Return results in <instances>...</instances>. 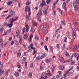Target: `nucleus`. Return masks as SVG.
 Returning a JSON list of instances; mask_svg holds the SVG:
<instances>
[{
	"label": "nucleus",
	"instance_id": "nucleus-54",
	"mask_svg": "<svg viewBox=\"0 0 79 79\" xmlns=\"http://www.w3.org/2000/svg\"><path fill=\"white\" fill-rule=\"evenodd\" d=\"M6 34H7V31H6V32H5L4 33V34L3 35H6Z\"/></svg>",
	"mask_w": 79,
	"mask_h": 79
},
{
	"label": "nucleus",
	"instance_id": "nucleus-13",
	"mask_svg": "<svg viewBox=\"0 0 79 79\" xmlns=\"http://www.w3.org/2000/svg\"><path fill=\"white\" fill-rule=\"evenodd\" d=\"M21 54V52L19 51L18 52L17 54V56H18H18H19V57H20Z\"/></svg>",
	"mask_w": 79,
	"mask_h": 79
},
{
	"label": "nucleus",
	"instance_id": "nucleus-16",
	"mask_svg": "<svg viewBox=\"0 0 79 79\" xmlns=\"http://www.w3.org/2000/svg\"><path fill=\"white\" fill-rule=\"evenodd\" d=\"M12 3H13V2L12 1H9L7 3V4L8 5H11Z\"/></svg>",
	"mask_w": 79,
	"mask_h": 79
},
{
	"label": "nucleus",
	"instance_id": "nucleus-36",
	"mask_svg": "<svg viewBox=\"0 0 79 79\" xmlns=\"http://www.w3.org/2000/svg\"><path fill=\"white\" fill-rule=\"evenodd\" d=\"M59 45H60V44H57L56 46V47H57L58 48H60V47Z\"/></svg>",
	"mask_w": 79,
	"mask_h": 79
},
{
	"label": "nucleus",
	"instance_id": "nucleus-33",
	"mask_svg": "<svg viewBox=\"0 0 79 79\" xmlns=\"http://www.w3.org/2000/svg\"><path fill=\"white\" fill-rule=\"evenodd\" d=\"M60 59L61 61H63V60H64V58L62 57H60Z\"/></svg>",
	"mask_w": 79,
	"mask_h": 79
},
{
	"label": "nucleus",
	"instance_id": "nucleus-2",
	"mask_svg": "<svg viewBox=\"0 0 79 79\" xmlns=\"http://www.w3.org/2000/svg\"><path fill=\"white\" fill-rule=\"evenodd\" d=\"M10 13H11V15H9L8 16V18H10V17H11V16H13V17L15 16V12H14V10H13L12 9H10Z\"/></svg>",
	"mask_w": 79,
	"mask_h": 79
},
{
	"label": "nucleus",
	"instance_id": "nucleus-23",
	"mask_svg": "<svg viewBox=\"0 0 79 79\" xmlns=\"http://www.w3.org/2000/svg\"><path fill=\"white\" fill-rule=\"evenodd\" d=\"M50 1H51V0H48L47 1L46 3L48 4H48L50 3Z\"/></svg>",
	"mask_w": 79,
	"mask_h": 79
},
{
	"label": "nucleus",
	"instance_id": "nucleus-60",
	"mask_svg": "<svg viewBox=\"0 0 79 79\" xmlns=\"http://www.w3.org/2000/svg\"><path fill=\"white\" fill-rule=\"evenodd\" d=\"M23 61H25V60H26V58L25 57H23Z\"/></svg>",
	"mask_w": 79,
	"mask_h": 79
},
{
	"label": "nucleus",
	"instance_id": "nucleus-10",
	"mask_svg": "<svg viewBox=\"0 0 79 79\" xmlns=\"http://www.w3.org/2000/svg\"><path fill=\"white\" fill-rule=\"evenodd\" d=\"M60 69H61V70H63L64 69V67L63 65H60Z\"/></svg>",
	"mask_w": 79,
	"mask_h": 79
},
{
	"label": "nucleus",
	"instance_id": "nucleus-55",
	"mask_svg": "<svg viewBox=\"0 0 79 79\" xmlns=\"http://www.w3.org/2000/svg\"><path fill=\"white\" fill-rule=\"evenodd\" d=\"M27 62H26L25 63V66H26V67H27Z\"/></svg>",
	"mask_w": 79,
	"mask_h": 79
},
{
	"label": "nucleus",
	"instance_id": "nucleus-21",
	"mask_svg": "<svg viewBox=\"0 0 79 79\" xmlns=\"http://www.w3.org/2000/svg\"><path fill=\"white\" fill-rule=\"evenodd\" d=\"M66 6V2H64L62 5V8H64Z\"/></svg>",
	"mask_w": 79,
	"mask_h": 79
},
{
	"label": "nucleus",
	"instance_id": "nucleus-19",
	"mask_svg": "<svg viewBox=\"0 0 79 79\" xmlns=\"http://www.w3.org/2000/svg\"><path fill=\"white\" fill-rule=\"evenodd\" d=\"M46 56H47V55H46L45 54H43L41 56V58H44V57H45Z\"/></svg>",
	"mask_w": 79,
	"mask_h": 79
},
{
	"label": "nucleus",
	"instance_id": "nucleus-12",
	"mask_svg": "<svg viewBox=\"0 0 79 79\" xmlns=\"http://www.w3.org/2000/svg\"><path fill=\"white\" fill-rule=\"evenodd\" d=\"M15 76H16V77H18V76H19V73L18 72H16L15 74H14Z\"/></svg>",
	"mask_w": 79,
	"mask_h": 79
},
{
	"label": "nucleus",
	"instance_id": "nucleus-58",
	"mask_svg": "<svg viewBox=\"0 0 79 79\" xmlns=\"http://www.w3.org/2000/svg\"><path fill=\"white\" fill-rule=\"evenodd\" d=\"M50 51H52V50H53V48L52 46L50 47Z\"/></svg>",
	"mask_w": 79,
	"mask_h": 79
},
{
	"label": "nucleus",
	"instance_id": "nucleus-43",
	"mask_svg": "<svg viewBox=\"0 0 79 79\" xmlns=\"http://www.w3.org/2000/svg\"><path fill=\"white\" fill-rule=\"evenodd\" d=\"M69 61H70V60H66V61H64L63 62V63H68V62H69Z\"/></svg>",
	"mask_w": 79,
	"mask_h": 79
},
{
	"label": "nucleus",
	"instance_id": "nucleus-29",
	"mask_svg": "<svg viewBox=\"0 0 79 79\" xmlns=\"http://www.w3.org/2000/svg\"><path fill=\"white\" fill-rule=\"evenodd\" d=\"M61 77V75L59 74V75H57L56 76V77L57 79H58V78H59V77Z\"/></svg>",
	"mask_w": 79,
	"mask_h": 79
},
{
	"label": "nucleus",
	"instance_id": "nucleus-18",
	"mask_svg": "<svg viewBox=\"0 0 79 79\" xmlns=\"http://www.w3.org/2000/svg\"><path fill=\"white\" fill-rule=\"evenodd\" d=\"M33 37V35H31L30 36V40H29V42H31L32 40V38Z\"/></svg>",
	"mask_w": 79,
	"mask_h": 79
},
{
	"label": "nucleus",
	"instance_id": "nucleus-27",
	"mask_svg": "<svg viewBox=\"0 0 79 79\" xmlns=\"http://www.w3.org/2000/svg\"><path fill=\"white\" fill-rule=\"evenodd\" d=\"M44 14L45 15H47V10H45L43 11Z\"/></svg>",
	"mask_w": 79,
	"mask_h": 79
},
{
	"label": "nucleus",
	"instance_id": "nucleus-11",
	"mask_svg": "<svg viewBox=\"0 0 79 79\" xmlns=\"http://www.w3.org/2000/svg\"><path fill=\"white\" fill-rule=\"evenodd\" d=\"M29 29V26L28 25H26V30L25 31L26 32H28V31H29L28 30Z\"/></svg>",
	"mask_w": 79,
	"mask_h": 79
},
{
	"label": "nucleus",
	"instance_id": "nucleus-26",
	"mask_svg": "<svg viewBox=\"0 0 79 79\" xmlns=\"http://www.w3.org/2000/svg\"><path fill=\"white\" fill-rule=\"evenodd\" d=\"M73 37H75L76 35V32H73Z\"/></svg>",
	"mask_w": 79,
	"mask_h": 79
},
{
	"label": "nucleus",
	"instance_id": "nucleus-31",
	"mask_svg": "<svg viewBox=\"0 0 79 79\" xmlns=\"http://www.w3.org/2000/svg\"><path fill=\"white\" fill-rule=\"evenodd\" d=\"M16 33L17 35H19V34H20V31H17Z\"/></svg>",
	"mask_w": 79,
	"mask_h": 79
},
{
	"label": "nucleus",
	"instance_id": "nucleus-62",
	"mask_svg": "<svg viewBox=\"0 0 79 79\" xmlns=\"http://www.w3.org/2000/svg\"><path fill=\"white\" fill-rule=\"evenodd\" d=\"M79 54L78 55V56L77 58V60H78V59H79Z\"/></svg>",
	"mask_w": 79,
	"mask_h": 79
},
{
	"label": "nucleus",
	"instance_id": "nucleus-17",
	"mask_svg": "<svg viewBox=\"0 0 79 79\" xmlns=\"http://www.w3.org/2000/svg\"><path fill=\"white\" fill-rule=\"evenodd\" d=\"M42 3L44 5H45V6L47 5V3H45V1L44 0H42Z\"/></svg>",
	"mask_w": 79,
	"mask_h": 79
},
{
	"label": "nucleus",
	"instance_id": "nucleus-20",
	"mask_svg": "<svg viewBox=\"0 0 79 79\" xmlns=\"http://www.w3.org/2000/svg\"><path fill=\"white\" fill-rule=\"evenodd\" d=\"M32 73H31V72H30L29 73V75H28V76L29 77H32Z\"/></svg>",
	"mask_w": 79,
	"mask_h": 79
},
{
	"label": "nucleus",
	"instance_id": "nucleus-32",
	"mask_svg": "<svg viewBox=\"0 0 79 79\" xmlns=\"http://www.w3.org/2000/svg\"><path fill=\"white\" fill-rule=\"evenodd\" d=\"M57 3H58L57 2H54L53 4V6H55V5H56Z\"/></svg>",
	"mask_w": 79,
	"mask_h": 79
},
{
	"label": "nucleus",
	"instance_id": "nucleus-45",
	"mask_svg": "<svg viewBox=\"0 0 79 79\" xmlns=\"http://www.w3.org/2000/svg\"><path fill=\"white\" fill-rule=\"evenodd\" d=\"M59 11L60 13L62 14V12H63V10H61V9H59Z\"/></svg>",
	"mask_w": 79,
	"mask_h": 79
},
{
	"label": "nucleus",
	"instance_id": "nucleus-28",
	"mask_svg": "<svg viewBox=\"0 0 79 79\" xmlns=\"http://www.w3.org/2000/svg\"><path fill=\"white\" fill-rule=\"evenodd\" d=\"M50 60H49V59L46 60V63H49V62H50Z\"/></svg>",
	"mask_w": 79,
	"mask_h": 79
},
{
	"label": "nucleus",
	"instance_id": "nucleus-50",
	"mask_svg": "<svg viewBox=\"0 0 79 79\" xmlns=\"http://www.w3.org/2000/svg\"><path fill=\"white\" fill-rule=\"evenodd\" d=\"M60 28H58L57 30H56L55 31V33H56V32H57L58 31H59V30H60Z\"/></svg>",
	"mask_w": 79,
	"mask_h": 79
},
{
	"label": "nucleus",
	"instance_id": "nucleus-5",
	"mask_svg": "<svg viewBox=\"0 0 79 79\" xmlns=\"http://www.w3.org/2000/svg\"><path fill=\"white\" fill-rule=\"evenodd\" d=\"M19 42L20 44H22L23 42V38H22V36H19Z\"/></svg>",
	"mask_w": 79,
	"mask_h": 79
},
{
	"label": "nucleus",
	"instance_id": "nucleus-59",
	"mask_svg": "<svg viewBox=\"0 0 79 79\" xmlns=\"http://www.w3.org/2000/svg\"><path fill=\"white\" fill-rule=\"evenodd\" d=\"M30 46L31 48L32 47H33V44H31Z\"/></svg>",
	"mask_w": 79,
	"mask_h": 79
},
{
	"label": "nucleus",
	"instance_id": "nucleus-52",
	"mask_svg": "<svg viewBox=\"0 0 79 79\" xmlns=\"http://www.w3.org/2000/svg\"><path fill=\"white\" fill-rule=\"evenodd\" d=\"M40 5L42 7H43V6H44V5H45L43 4H42V3H41L40 4Z\"/></svg>",
	"mask_w": 79,
	"mask_h": 79
},
{
	"label": "nucleus",
	"instance_id": "nucleus-63",
	"mask_svg": "<svg viewBox=\"0 0 79 79\" xmlns=\"http://www.w3.org/2000/svg\"><path fill=\"white\" fill-rule=\"evenodd\" d=\"M2 39L0 38V43H2Z\"/></svg>",
	"mask_w": 79,
	"mask_h": 79
},
{
	"label": "nucleus",
	"instance_id": "nucleus-47",
	"mask_svg": "<svg viewBox=\"0 0 79 79\" xmlns=\"http://www.w3.org/2000/svg\"><path fill=\"white\" fill-rule=\"evenodd\" d=\"M63 8H64V10H65V11H67V8L65 6L64 7H63Z\"/></svg>",
	"mask_w": 79,
	"mask_h": 79
},
{
	"label": "nucleus",
	"instance_id": "nucleus-40",
	"mask_svg": "<svg viewBox=\"0 0 79 79\" xmlns=\"http://www.w3.org/2000/svg\"><path fill=\"white\" fill-rule=\"evenodd\" d=\"M35 53H36V51H35V50L33 51V53L32 55H34V54H35Z\"/></svg>",
	"mask_w": 79,
	"mask_h": 79
},
{
	"label": "nucleus",
	"instance_id": "nucleus-41",
	"mask_svg": "<svg viewBox=\"0 0 79 79\" xmlns=\"http://www.w3.org/2000/svg\"><path fill=\"white\" fill-rule=\"evenodd\" d=\"M74 63H75V61L74 62V61H72L71 62V64L72 65H73L74 64Z\"/></svg>",
	"mask_w": 79,
	"mask_h": 79
},
{
	"label": "nucleus",
	"instance_id": "nucleus-46",
	"mask_svg": "<svg viewBox=\"0 0 79 79\" xmlns=\"http://www.w3.org/2000/svg\"><path fill=\"white\" fill-rule=\"evenodd\" d=\"M38 20L39 22H40L41 21V19L40 18H38Z\"/></svg>",
	"mask_w": 79,
	"mask_h": 79
},
{
	"label": "nucleus",
	"instance_id": "nucleus-8",
	"mask_svg": "<svg viewBox=\"0 0 79 79\" xmlns=\"http://www.w3.org/2000/svg\"><path fill=\"white\" fill-rule=\"evenodd\" d=\"M28 36H29V35H27V34L26 33L24 35L23 38L24 39H27V37H28Z\"/></svg>",
	"mask_w": 79,
	"mask_h": 79
},
{
	"label": "nucleus",
	"instance_id": "nucleus-37",
	"mask_svg": "<svg viewBox=\"0 0 79 79\" xmlns=\"http://www.w3.org/2000/svg\"><path fill=\"white\" fill-rule=\"evenodd\" d=\"M28 7L27 6L26 7V8L25 9V11H27V9H28Z\"/></svg>",
	"mask_w": 79,
	"mask_h": 79
},
{
	"label": "nucleus",
	"instance_id": "nucleus-39",
	"mask_svg": "<svg viewBox=\"0 0 79 79\" xmlns=\"http://www.w3.org/2000/svg\"><path fill=\"white\" fill-rule=\"evenodd\" d=\"M72 30L73 31V32H76V30H75L74 28H72Z\"/></svg>",
	"mask_w": 79,
	"mask_h": 79
},
{
	"label": "nucleus",
	"instance_id": "nucleus-38",
	"mask_svg": "<svg viewBox=\"0 0 79 79\" xmlns=\"http://www.w3.org/2000/svg\"><path fill=\"white\" fill-rule=\"evenodd\" d=\"M78 54L77 53H75L74 54V55L75 56H77Z\"/></svg>",
	"mask_w": 79,
	"mask_h": 79
},
{
	"label": "nucleus",
	"instance_id": "nucleus-24",
	"mask_svg": "<svg viewBox=\"0 0 79 79\" xmlns=\"http://www.w3.org/2000/svg\"><path fill=\"white\" fill-rule=\"evenodd\" d=\"M44 48L47 51H48V48H47V46H44Z\"/></svg>",
	"mask_w": 79,
	"mask_h": 79
},
{
	"label": "nucleus",
	"instance_id": "nucleus-4",
	"mask_svg": "<svg viewBox=\"0 0 79 79\" xmlns=\"http://www.w3.org/2000/svg\"><path fill=\"white\" fill-rule=\"evenodd\" d=\"M42 15V11L41 10H39V12L37 14V16L38 18H39Z\"/></svg>",
	"mask_w": 79,
	"mask_h": 79
},
{
	"label": "nucleus",
	"instance_id": "nucleus-42",
	"mask_svg": "<svg viewBox=\"0 0 79 79\" xmlns=\"http://www.w3.org/2000/svg\"><path fill=\"white\" fill-rule=\"evenodd\" d=\"M67 54H65V56H69V53H68V52H66Z\"/></svg>",
	"mask_w": 79,
	"mask_h": 79
},
{
	"label": "nucleus",
	"instance_id": "nucleus-51",
	"mask_svg": "<svg viewBox=\"0 0 79 79\" xmlns=\"http://www.w3.org/2000/svg\"><path fill=\"white\" fill-rule=\"evenodd\" d=\"M61 24H62L63 25H64L65 24H64V23L63 22V21H62L61 22Z\"/></svg>",
	"mask_w": 79,
	"mask_h": 79
},
{
	"label": "nucleus",
	"instance_id": "nucleus-48",
	"mask_svg": "<svg viewBox=\"0 0 79 79\" xmlns=\"http://www.w3.org/2000/svg\"><path fill=\"white\" fill-rule=\"evenodd\" d=\"M65 47L66 46H65V44H64L63 47V49H64V48H65Z\"/></svg>",
	"mask_w": 79,
	"mask_h": 79
},
{
	"label": "nucleus",
	"instance_id": "nucleus-49",
	"mask_svg": "<svg viewBox=\"0 0 79 79\" xmlns=\"http://www.w3.org/2000/svg\"><path fill=\"white\" fill-rule=\"evenodd\" d=\"M7 25V23L6 22H5L4 24H3V25L4 26H6Z\"/></svg>",
	"mask_w": 79,
	"mask_h": 79
},
{
	"label": "nucleus",
	"instance_id": "nucleus-15",
	"mask_svg": "<svg viewBox=\"0 0 79 79\" xmlns=\"http://www.w3.org/2000/svg\"><path fill=\"white\" fill-rule=\"evenodd\" d=\"M28 15L29 16H31V8H29V10H28Z\"/></svg>",
	"mask_w": 79,
	"mask_h": 79
},
{
	"label": "nucleus",
	"instance_id": "nucleus-1",
	"mask_svg": "<svg viewBox=\"0 0 79 79\" xmlns=\"http://www.w3.org/2000/svg\"><path fill=\"white\" fill-rule=\"evenodd\" d=\"M15 21H16V19H14V18L12 19L11 20H10V24L8 23L7 24L6 26H9V27H11L12 26H13V22Z\"/></svg>",
	"mask_w": 79,
	"mask_h": 79
},
{
	"label": "nucleus",
	"instance_id": "nucleus-64",
	"mask_svg": "<svg viewBox=\"0 0 79 79\" xmlns=\"http://www.w3.org/2000/svg\"><path fill=\"white\" fill-rule=\"evenodd\" d=\"M76 2L77 3H78V4H79V0H76Z\"/></svg>",
	"mask_w": 79,
	"mask_h": 79
},
{
	"label": "nucleus",
	"instance_id": "nucleus-7",
	"mask_svg": "<svg viewBox=\"0 0 79 79\" xmlns=\"http://www.w3.org/2000/svg\"><path fill=\"white\" fill-rule=\"evenodd\" d=\"M73 69L72 68H71L70 69H69L68 71H66L65 73L64 74V76H66V75H67L68 76V73H69V72L71 70Z\"/></svg>",
	"mask_w": 79,
	"mask_h": 79
},
{
	"label": "nucleus",
	"instance_id": "nucleus-57",
	"mask_svg": "<svg viewBox=\"0 0 79 79\" xmlns=\"http://www.w3.org/2000/svg\"><path fill=\"white\" fill-rule=\"evenodd\" d=\"M74 24H75V25H76L77 24V23L76 22H75L73 23Z\"/></svg>",
	"mask_w": 79,
	"mask_h": 79
},
{
	"label": "nucleus",
	"instance_id": "nucleus-44",
	"mask_svg": "<svg viewBox=\"0 0 79 79\" xmlns=\"http://www.w3.org/2000/svg\"><path fill=\"white\" fill-rule=\"evenodd\" d=\"M34 66V65H33V63H31V66H30V67L31 68H33Z\"/></svg>",
	"mask_w": 79,
	"mask_h": 79
},
{
	"label": "nucleus",
	"instance_id": "nucleus-30",
	"mask_svg": "<svg viewBox=\"0 0 79 79\" xmlns=\"http://www.w3.org/2000/svg\"><path fill=\"white\" fill-rule=\"evenodd\" d=\"M22 31L23 32V34H24V33L25 32V27H24Z\"/></svg>",
	"mask_w": 79,
	"mask_h": 79
},
{
	"label": "nucleus",
	"instance_id": "nucleus-35",
	"mask_svg": "<svg viewBox=\"0 0 79 79\" xmlns=\"http://www.w3.org/2000/svg\"><path fill=\"white\" fill-rule=\"evenodd\" d=\"M0 31L1 32H3V28H0Z\"/></svg>",
	"mask_w": 79,
	"mask_h": 79
},
{
	"label": "nucleus",
	"instance_id": "nucleus-61",
	"mask_svg": "<svg viewBox=\"0 0 79 79\" xmlns=\"http://www.w3.org/2000/svg\"><path fill=\"white\" fill-rule=\"evenodd\" d=\"M58 73H59V74H61V71H59L58 72Z\"/></svg>",
	"mask_w": 79,
	"mask_h": 79
},
{
	"label": "nucleus",
	"instance_id": "nucleus-34",
	"mask_svg": "<svg viewBox=\"0 0 79 79\" xmlns=\"http://www.w3.org/2000/svg\"><path fill=\"white\" fill-rule=\"evenodd\" d=\"M30 4V2H27L26 3V5H29Z\"/></svg>",
	"mask_w": 79,
	"mask_h": 79
},
{
	"label": "nucleus",
	"instance_id": "nucleus-3",
	"mask_svg": "<svg viewBox=\"0 0 79 79\" xmlns=\"http://www.w3.org/2000/svg\"><path fill=\"white\" fill-rule=\"evenodd\" d=\"M73 6L74 7L75 9H77V10H78L79 9V7L77 4V2L76 1H74L73 2Z\"/></svg>",
	"mask_w": 79,
	"mask_h": 79
},
{
	"label": "nucleus",
	"instance_id": "nucleus-9",
	"mask_svg": "<svg viewBox=\"0 0 79 79\" xmlns=\"http://www.w3.org/2000/svg\"><path fill=\"white\" fill-rule=\"evenodd\" d=\"M36 60H41V59H42V57L40 56H38L36 57Z\"/></svg>",
	"mask_w": 79,
	"mask_h": 79
},
{
	"label": "nucleus",
	"instance_id": "nucleus-25",
	"mask_svg": "<svg viewBox=\"0 0 79 79\" xmlns=\"http://www.w3.org/2000/svg\"><path fill=\"white\" fill-rule=\"evenodd\" d=\"M26 18L27 19V20L29 21V17L28 15H26Z\"/></svg>",
	"mask_w": 79,
	"mask_h": 79
},
{
	"label": "nucleus",
	"instance_id": "nucleus-6",
	"mask_svg": "<svg viewBox=\"0 0 79 79\" xmlns=\"http://www.w3.org/2000/svg\"><path fill=\"white\" fill-rule=\"evenodd\" d=\"M34 26H32L30 30L31 32L34 33L35 32V30H34Z\"/></svg>",
	"mask_w": 79,
	"mask_h": 79
},
{
	"label": "nucleus",
	"instance_id": "nucleus-14",
	"mask_svg": "<svg viewBox=\"0 0 79 79\" xmlns=\"http://www.w3.org/2000/svg\"><path fill=\"white\" fill-rule=\"evenodd\" d=\"M32 24H33V27H34V26H37V23H36L35 22H33L32 23Z\"/></svg>",
	"mask_w": 79,
	"mask_h": 79
},
{
	"label": "nucleus",
	"instance_id": "nucleus-56",
	"mask_svg": "<svg viewBox=\"0 0 79 79\" xmlns=\"http://www.w3.org/2000/svg\"><path fill=\"white\" fill-rule=\"evenodd\" d=\"M53 13H54V15H55V13H56V10H55L54 9L53 10Z\"/></svg>",
	"mask_w": 79,
	"mask_h": 79
},
{
	"label": "nucleus",
	"instance_id": "nucleus-53",
	"mask_svg": "<svg viewBox=\"0 0 79 79\" xmlns=\"http://www.w3.org/2000/svg\"><path fill=\"white\" fill-rule=\"evenodd\" d=\"M14 43H15L14 41H12L11 42V45H13Z\"/></svg>",
	"mask_w": 79,
	"mask_h": 79
},
{
	"label": "nucleus",
	"instance_id": "nucleus-22",
	"mask_svg": "<svg viewBox=\"0 0 79 79\" xmlns=\"http://www.w3.org/2000/svg\"><path fill=\"white\" fill-rule=\"evenodd\" d=\"M35 39H36V40H39V37L38 36H37V35H35Z\"/></svg>",
	"mask_w": 79,
	"mask_h": 79
}]
</instances>
